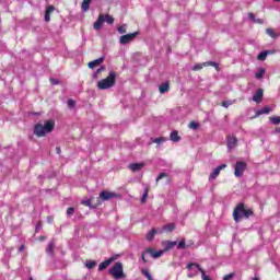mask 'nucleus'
Here are the masks:
<instances>
[{
  "label": "nucleus",
  "mask_w": 280,
  "mask_h": 280,
  "mask_svg": "<svg viewBox=\"0 0 280 280\" xmlns=\"http://www.w3.org/2000/svg\"><path fill=\"white\" fill-rule=\"evenodd\" d=\"M39 240H42V241L47 240V237L46 236H40Z\"/></svg>",
  "instance_id": "56"
},
{
  "label": "nucleus",
  "mask_w": 280,
  "mask_h": 280,
  "mask_svg": "<svg viewBox=\"0 0 280 280\" xmlns=\"http://www.w3.org/2000/svg\"><path fill=\"white\" fill-rule=\"evenodd\" d=\"M56 152H57V154H60L62 151L60 150V147H57L56 148Z\"/></svg>",
  "instance_id": "55"
},
{
  "label": "nucleus",
  "mask_w": 280,
  "mask_h": 280,
  "mask_svg": "<svg viewBox=\"0 0 280 280\" xmlns=\"http://www.w3.org/2000/svg\"><path fill=\"white\" fill-rule=\"evenodd\" d=\"M198 275V270H195L194 272L188 273L189 279H194Z\"/></svg>",
  "instance_id": "51"
},
{
  "label": "nucleus",
  "mask_w": 280,
  "mask_h": 280,
  "mask_svg": "<svg viewBox=\"0 0 280 280\" xmlns=\"http://www.w3.org/2000/svg\"><path fill=\"white\" fill-rule=\"evenodd\" d=\"M142 167H145V163L129 164V170H131V172H141Z\"/></svg>",
  "instance_id": "17"
},
{
  "label": "nucleus",
  "mask_w": 280,
  "mask_h": 280,
  "mask_svg": "<svg viewBox=\"0 0 280 280\" xmlns=\"http://www.w3.org/2000/svg\"><path fill=\"white\" fill-rule=\"evenodd\" d=\"M154 235H156V230L152 229L151 231H149V233L147 234V240L149 242H152V240H154Z\"/></svg>",
  "instance_id": "30"
},
{
  "label": "nucleus",
  "mask_w": 280,
  "mask_h": 280,
  "mask_svg": "<svg viewBox=\"0 0 280 280\" xmlns=\"http://www.w3.org/2000/svg\"><path fill=\"white\" fill-rule=\"evenodd\" d=\"M43 231V222H37V224L35 225V233H38Z\"/></svg>",
  "instance_id": "42"
},
{
  "label": "nucleus",
  "mask_w": 280,
  "mask_h": 280,
  "mask_svg": "<svg viewBox=\"0 0 280 280\" xmlns=\"http://www.w3.org/2000/svg\"><path fill=\"white\" fill-rule=\"evenodd\" d=\"M68 108H75V101L73 98L68 100Z\"/></svg>",
  "instance_id": "45"
},
{
  "label": "nucleus",
  "mask_w": 280,
  "mask_h": 280,
  "mask_svg": "<svg viewBox=\"0 0 280 280\" xmlns=\"http://www.w3.org/2000/svg\"><path fill=\"white\" fill-rule=\"evenodd\" d=\"M261 100H264V89H258L253 95V102H256V104H261Z\"/></svg>",
  "instance_id": "11"
},
{
  "label": "nucleus",
  "mask_w": 280,
  "mask_h": 280,
  "mask_svg": "<svg viewBox=\"0 0 280 280\" xmlns=\"http://www.w3.org/2000/svg\"><path fill=\"white\" fill-rule=\"evenodd\" d=\"M56 247V238H52L49 241L47 247H46V253L50 257H54V248Z\"/></svg>",
  "instance_id": "14"
},
{
  "label": "nucleus",
  "mask_w": 280,
  "mask_h": 280,
  "mask_svg": "<svg viewBox=\"0 0 280 280\" xmlns=\"http://www.w3.org/2000/svg\"><path fill=\"white\" fill-rule=\"evenodd\" d=\"M250 215H253V210L247 209V210H245L243 218H246V220H248V218H250Z\"/></svg>",
  "instance_id": "41"
},
{
  "label": "nucleus",
  "mask_w": 280,
  "mask_h": 280,
  "mask_svg": "<svg viewBox=\"0 0 280 280\" xmlns=\"http://www.w3.org/2000/svg\"><path fill=\"white\" fill-rule=\"evenodd\" d=\"M159 91H160L161 95H165V93H167V91H170V81L161 83L159 86Z\"/></svg>",
  "instance_id": "19"
},
{
  "label": "nucleus",
  "mask_w": 280,
  "mask_h": 280,
  "mask_svg": "<svg viewBox=\"0 0 280 280\" xmlns=\"http://www.w3.org/2000/svg\"><path fill=\"white\" fill-rule=\"evenodd\" d=\"M104 21H105L106 23H108V25H113V23H115V18H113V16L109 15V14H106V15H104Z\"/></svg>",
  "instance_id": "31"
},
{
  "label": "nucleus",
  "mask_w": 280,
  "mask_h": 280,
  "mask_svg": "<svg viewBox=\"0 0 280 280\" xmlns=\"http://www.w3.org/2000/svg\"><path fill=\"white\" fill-rule=\"evenodd\" d=\"M272 109L269 106H265L259 109L256 115H268Z\"/></svg>",
  "instance_id": "27"
},
{
  "label": "nucleus",
  "mask_w": 280,
  "mask_h": 280,
  "mask_svg": "<svg viewBox=\"0 0 280 280\" xmlns=\"http://www.w3.org/2000/svg\"><path fill=\"white\" fill-rule=\"evenodd\" d=\"M163 142H165V138L164 137H160V138H155V139H153V143H163Z\"/></svg>",
  "instance_id": "46"
},
{
  "label": "nucleus",
  "mask_w": 280,
  "mask_h": 280,
  "mask_svg": "<svg viewBox=\"0 0 280 280\" xmlns=\"http://www.w3.org/2000/svg\"><path fill=\"white\" fill-rule=\"evenodd\" d=\"M276 3H280V0H273Z\"/></svg>",
  "instance_id": "57"
},
{
  "label": "nucleus",
  "mask_w": 280,
  "mask_h": 280,
  "mask_svg": "<svg viewBox=\"0 0 280 280\" xmlns=\"http://www.w3.org/2000/svg\"><path fill=\"white\" fill-rule=\"evenodd\" d=\"M31 280H34L33 278H31Z\"/></svg>",
  "instance_id": "60"
},
{
  "label": "nucleus",
  "mask_w": 280,
  "mask_h": 280,
  "mask_svg": "<svg viewBox=\"0 0 280 280\" xmlns=\"http://www.w3.org/2000/svg\"><path fill=\"white\" fill-rule=\"evenodd\" d=\"M163 178H167V173H160L155 182L159 183V180H163Z\"/></svg>",
  "instance_id": "44"
},
{
  "label": "nucleus",
  "mask_w": 280,
  "mask_h": 280,
  "mask_svg": "<svg viewBox=\"0 0 280 280\" xmlns=\"http://www.w3.org/2000/svg\"><path fill=\"white\" fill-rule=\"evenodd\" d=\"M81 205H84L85 207H89L90 209H96L95 206L91 205V199L81 201Z\"/></svg>",
  "instance_id": "34"
},
{
  "label": "nucleus",
  "mask_w": 280,
  "mask_h": 280,
  "mask_svg": "<svg viewBox=\"0 0 280 280\" xmlns=\"http://www.w3.org/2000/svg\"><path fill=\"white\" fill-rule=\"evenodd\" d=\"M266 34H268V36H270V38H279V34L275 33V30H272V28H267Z\"/></svg>",
  "instance_id": "29"
},
{
  "label": "nucleus",
  "mask_w": 280,
  "mask_h": 280,
  "mask_svg": "<svg viewBox=\"0 0 280 280\" xmlns=\"http://www.w3.org/2000/svg\"><path fill=\"white\" fill-rule=\"evenodd\" d=\"M95 266H97V261H95V260H86L85 261V267L88 268V270H93V268H95Z\"/></svg>",
  "instance_id": "28"
},
{
  "label": "nucleus",
  "mask_w": 280,
  "mask_h": 280,
  "mask_svg": "<svg viewBox=\"0 0 280 280\" xmlns=\"http://www.w3.org/2000/svg\"><path fill=\"white\" fill-rule=\"evenodd\" d=\"M142 275L147 277L148 280H152V273L148 269H142Z\"/></svg>",
  "instance_id": "38"
},
{
  "label": "nucleus",
  "mask_w": 280,
  "mask_h": 280,
  "mask_svg": "<svg viewBox=\"0 0 280 280\" xmlns=\"http://www.w3.org/2000/svg\"><path fill=\"white\" fill-rule=\"evenodd\" d=\"M164 253H165V250H163V249L156 252V249L149 247L144 250V253H142V261L144 264H148V260L145 259V254L151 255V257H153V259H159V257H162Z\"/></svg>",
  "instance_id": "4"
},
{
  "label": "nucleus",
  "mask_w": 280,
  "mask_h": 280,
  "mask_svg": "<svg viewBox=\"0 0 280 280\" xmlns=\"http://www.w3.org/2000/svg\"><path fill=\"white\" fill-rule=\"evenodd\" d=\"M170 139L174 143H178V141H180V136H178V131L177 130L172 131L170 135Z\"/></svg>",
  "instance_id": "22"
},
{
  "label": "nucleus",
  "mask_w": 280,
  "mask_h": 280,
  "mask_svg": "<svg viewBox=\"0 0 280 280\" xmlns=\"http://www.w3.org/2000/svg\"><path fill=\"white\" fill-rule=\"evenodd\" d=\"M104 69H106V67L102 66L101 68H98L94 74H93V78L94 79H97V75H100V73H102V71H104Z\"/></svg>",
  "instance_id": "36"
},
{
  "label": "nucleus",
  "mask_w": 280,
  "mask_h": 280,
  "mask_svg": "<svg viewBox=\"0 0 280 280\" xmlns=\"http://www.w3.org/2000/svg\"><path fill=\"white\" fill-rule=\"evenodd\" d=\"M187 248V244L185 243V238H182L177 245V250H183Z\"/></svg>",
  "instance_id": "32"
},
{
  "label": "nucleus",
  "mask_w": 280,
  "mask_h": 280,
  "mask_svg": "<svg viewBox=\"0 0 280 280\" xmlns=\"http://www.w3.org/2000/svg\"><path fill=\"white\" fill-rule=\"evenodd\" d=\"M102 25H104V14H100L97 20L94 22V30L100 32V30H102Z\"/></svg>",
  "instance_id": "15"
},
{
  "label": "nucleus",
  "mask_w": 280,
  "mask_h": 280,
  "mask_svg": "<svg viewBox=\"0 0 280 280\" xmlns=\"http://www.w3.org/2000/svg\"><path fill=\"white\" fill-rule=\"evenodd\" d=\"M23 250H25V245H21V246L19 247V253H23Z\"/></svg>",
  "instance_id": "54"
},
{
  "label": "nucleus",
  "mask_w": 280,
  "mask_h": 280,
  "mask_svg": "<svg viewBox=\"0 0 280 280\" xmlns=\"http://www.w3.org/2000/svg\"><path fill=\"white\" fill-rule=\"evenodd\" d=\"M205 67V63H197L192 67V71H200Z\"/></svg>",
  "instance_id": "43"
},
{
  "label": "nucleus",
  "mask_w": 280,
  "mask_h": 280,
  "mask_svg": "<svg viewBox=\"0 0 280 280\" xmlns=\"http://www.w3.org/2000/svg\"><path fill=\"white\" fill-rule=\"evenodd\" d=\"M138 34H139V32H135V33H130V34L120 36V38H119L120 45H128V43H132V40H135V38H137Z\"/></svg>",
  "instance_id": "7"
},
{
  "label": "nucleus",
  "mask_w": 280,
  "mask_h": 280,
  "mask_svg": "<svg viewBox=\"0 0 280 280\" xmlns=\"http://www.w3.org/2000/svg\"><path fill=\"white\" fill-rule=\"evenodd\" d=\"M73 213H75V208L69 207V208L67 209V217H68V218H71V215H73Z\"/></svg>",
  "instance_id": "37"
},
{
  "label": "nucleus",
  "mask_w": 280,
  "mask_h": 280,
  "mask_svg": "<svg viewBox=\"0 0 280 280\" xmlns=\"http://www.w3.org/2000/svg\"><path fill=\"white\" fill-rule=\"evenodd\" d=\"M203 67H214L215 71H220V65L215 61H206Z\"/></svg>",
  "instance_id": "24"
},
{
  "label": "nucleus",
  "mask_w": 280,
  "mask_h": 280,
  "mask_svg": "<svg viewBox=\"0 0 280 280\" xmlns=\"http://www.w3.org/2000/svg\"><path fill=\"white\" fill-rule=\"evenodd\" d=\"M253 280H259L257 277H255Z\"/></svg>",
  "instance_id": "58"
},
{
  "label": "nucleus",
  "mask_w": 280,
  "mask_h": 280,
  "mask_svg": "<svg viewBox=\"0 0 280 280\" xmlns=\"http://www.w3.org/2000/svg\"><path fill=\"white\" fill-rule=\"evenodd\" d=\"M269 54H270V51H268V50L261 51L257 56V59L260 60L261 62H264V60H266V58H268Z\"/></svg>",
  "instance_id": "26"
},
{
  "label": "nucleus",
  "mask_w": 280,
  "mask_h": 280,
  "mask_svg": "<svg viewBox=\"0 0 280 280\" xmlns=\"http://www.w3.org/2000/svg\"><path fill=\"white\" fill-rule=\"evenodd\" d=\"M201 279L202 280H211V278L209 276H207V273L205 272V269L201 270Z\"/></svg>",
  "instance_id": "49"
},
{
  "label": "nucleus",
  "mask_w": 280,
  "mask_h": 280,
  "mask_svg": "<svg viewBox=\"0 0 280 280\" xmlns=\"http://www.w3.org/2000/svg\"><path fill=\"white\" fill-rule=\"evenodd\" d=\"M117 83V73L114 71H110L109 74L106 77V79H103L97 82V89L100 91H106L108 89H113L115 84Z\"/></svg>",
  "instance_id": "2"
},
{
  "label": "nucleus",
  "mask_w": 280,
  "mask_h": 280,
  "mask_svg": "<svg viewBox=\"0 0 280 280\" xmlns=\"http://www.w3.org/2000/svg\"><path fill=\"white\" fill-rule=\"evenodd\" d=\"M93 0H83L82 1V4H81V8L83 10V12H89V9L91 8V2Z\"/></svg>",
  "instance_id": "23"
},
{
  "label": "nucleus",
  "mask_w": 280,
  "mask_h": 280,
  "mask_svg": "<svg viewBox=\"0 0 280 280\" xmlns=\"http://www.w3.org/2000/svg\"><path fill=\"white\" fill-rule=\"evenodd\" d=\"M50 82H51V84H54V85L60 84V81H58V79H54V78L50 79Z\"/></svg>",
  "instance_id": "50"
},
{
  "label": "nucleus",
  "mask_w": 280,
  "mask_h": 280,
  "mask_svg": "<svg viewBox=\"0 0 280 280\" xmlns=\"http://www.w3.org/2000/svg\"><path fill=\"white\" fill-rule=\"evenodd\" d=\"M254 23H259V24L261 25V24H264V20H262V19H256V20L254 21Z\"/></svg>",
  "instance_id": "53"
},
{
  "label": "nucleus",
  "mask_w": 280,
  "mask_h": 280,
  "mask_svg": "<svg viewBox=\"0 0 280 280\" xmlns=\"http://www.w3.org/2000/svg\"><path fill=\"white\" fill-rule=\"evenodd\" d=\"M235 104V101H223L222 106L223 108H229V106H233Z\"/></svg>",
  "instance_id": "35"
},
{
  "label": "nucleus",
  "mask_w": 280,
  "mask_h": 280,
  "mask_svg": "<svg viewBox=\"0 0 280 280\" xmlns=\"http://www.w3.org/2000/svg\"><path fill=\"white\" fill-rule=\"evenodd\" d=\"M100 198L104 201L112 200V198H117V194L115 192H108L106 190L101 191Z\"/></svg>",
  "instance_id": "13"
},
{
  "label": "nucleus",
  "mask_w": 280,
  "mask_h": 280,
  "mask_svg": "<svg viewBox=\"0 0 280 280\" xmlns=\"http://www.w3.org/2000/svg\"><path fill=\"white\" fill-rule=\"evenodd\" d=\"M108 275H110L115 280L126 279L124 264L121 261L115 262L114 266L108 269Z\"/></svg>",
  "instance_id": "3"
},
{
  "label": "nucleus",
  "mask_w": 280,
  "mask_h": 280,
  "mask_svg": "<svg viewBox=\"0 0 280 280\" xmlns=\"http://www.w3.org/2000/svg\"><path fill=\"white\" fill-rule=\"evenodd\" d=\"M237 137H235V135H231L226 137V145H228V150L231 152V150H234V148H237Z\"/></svg>",
  "instance_id": "8"
},
{
  "label": "nucleus",
  "mask_w": 280,
  "mask_h": 280,
  "mask_svg": "<svg viewBox=\"0 0 280 280\" xmlns=\"http://www.w3.org/2000/svg\"><path fill=\"white\" fill-rule=\"evenodd\" d=\"M245 211L246 209L244 208V203L243 202L238 203L233 211L234 221L240 222L242 218H244Z\"/></svg>",
  "instance_id": "6"
},
{
  "label": "nucleus",
  "mask_w": 280,
  "mask_h": 280,
  "mask_svg": "<svg viewBox=\"0 0 280 280\" xmlns=\"http://www.w3.org/2000/svg\"><path fill=\"white\" fill-rule=\"evenodd\" d=\"M225 167L226 164H221L217 168H214V171L209 176V180H215L218 176H220V172H222V170H225Z\"/></svg>",
  "instance_id": "9"
},
{
  "label": "nucleus",
  "mask_w": 280,
  "mask_h": 280,
  "mask_svg": "<svg viewBox=\"0 0 280 280\" xmlns=\"http://www.w3.org/2000/svg\"><path fill=\"white\" fill-rule=\"evenodd\" d=\"M247 167H248V164H246V162L237 161L234 166V176H236V178H242Z\"/></svg>",
  "instance_id": "5"
},
{
  "label": "nucleus",
  "mask_w": 280,
  "mask_h": 280,
  "mask_svg": "<svg viewBox=\"0 0 280 280\" xmlns=\"http://www.w3.org/2000/svg\"><path fill=\"white\" fill-rule=\"evenodd\" d=\"M55 10H56V7L51 4L46 8L45 15H44V21L46 23H49L51 21V12H54Z\"/></svg>",
  "instance_id": "10"
},
{
  "label": "nucleus",
  "mask_w": 280,
  "mask_h": 280,
  "mask_svg": "<svg viewBox=\"0 0 280 280\" xmlns=\"http://www.w3.org/2000/svg\"><path fill=\"white\" fill-rule=\"evenodd\" d=\"M270 122L273 124V126H279L280 124V116H273L270 118ZM276 132L280 135V127L276 128Z\"/></svg>",
  "instance_id": "20"
},
{
  "label": "nucleus",
  "mask_w": 280,
  "mask_h": 280,
  "mask_svg": "<svg viewBox=\"0 0 280 280\" xmlns=\"http://www.w3.org/2000/svg\"><path fill=\"white\" fill-rule=\"evenodd\" d=\"M149 192H150V188H149V187L144 188V192H143V195H142V197H141V202H142V203L148 200V194H149Z\"/></svg>",
  "instance_id": "33"
},
{
  "label": "nucleus",
  "mask_w": 280,
  "mask_h": 280,
  "mask_svg": "<svg viewBox=\"0 0 280 280\" xmlns=\"http://www.w3.org/2000/svg\"><path fill=\"white\" fill-rule=\"evenodd\" d=\"M187 269L190 271V272H195V270H197V272H202V267H200L199 264H196V262H189L187 265Z\"/></svg>",
  "instance_id": "16"
},
{
  "label": "nucleus",
  "mask_w": 280,
  "mask_h": 280,
  "mask_svg": "<svg viewBox=\"0 0 280 280\" xmlns=\"http://www.w3.org/2000/svg\"><path fill=\"white\" fill-rule=\"evenodd\" d=\"M115 259H117L116 257H110L107 260L101 262L98 265V271L102 272L104 270H106V268H108V266H110V264H113V261H115Z\"/></svg>",
  "instance_id": "12"
},
{
  "label": "nucleus",
  "mask_w": 280,
  "mask_h": 280,
  "mask_svg": "<svg viewBox=\"0 0 280 280\" xmlns=\"http://www.w3.org/2000/svg\"><path fill=\"white\" fill-rule=\"evenodd\" d=\"M266 75V69L259 68L255 74L256 80H261Z\"/></svg>",
  "instance_id": "25"
},
{
  "label": "nucleus",
  "mask_w": 280,
  "mask_h": 280,
  "mask_svg": "<svg viewBox=\"0 0 280 280\" xmlns=\"http://www.w3.org/2000/svg\"><path fill=\"white\" fill-rule=\"evenodd\" d=\"M189 128H191L192 130H198V128H200V125L196 121H191L189 124Z\"/></svg>",
  "instance_id": "40"
},
{
  "label": "nucleus",
  "mask_w": 280,
  "mask_h": 280,
  "mask_svg": "<svg viewBox=\"0 0 280 280\" xmlns=\"http://www.w3.org/2000/svg\"><path fill=\"white\" fill-rule=\"evenodd\" d=\"M38 178H43V175H39Z\"/></svg>",
  "instance_id": "59"
},
{
  "label": "nucleus",
  "mask_w": 280,
  "mask_h": 280,
  "mask_svg": "<svg viewBox=\"0 0 280 280\" xmlns=\"http://www.w3.org/2000/svg\"><path fill=\"white\" fill-rule=\"evenodd\" d=\"M126 27H127L126 24H124V25H121V26H118V27H117L118 34H126Z\"/></svg>",
  "instance_id": "39"
},
{
  "label": "nucleus",
  "mask_w": 280,
  "mask_h": 280,
  "mask_svg": "<svg viewBox=\"0 0 280 280\" xmlns=\"http://www.w3.org/2000/svg\"><path fill=\"white\" fill-rule=\"evenodd\" d=\"M54 128H56V122L54 120H46L44 125L36 124L33 132L36 137H46L49 132H54Z\"/></svg>",
  "instance_id": "1"
},
{
  "label": "nucleus",
  "mask_w": 280,
  "mask_h": 280,
  "mask_svg": "<svg viewBox=\"0 0 280 280\" xmlns=\"http://www.w3.org/2000/svg\"><path fill=\"white\" fill-rule=\"evenodd\" d=\"M166 231H170V233H172V231H174V229H176V226L174 225V223H170L168 225L165 226Z\"/></svg>",
  "instance_id": "48"
},
{
  "label": "nucleus",
  "mask_w": 280,
  "mask_h": 280,
  "mask_svg": "<svg viewBox=\"0 0 280 280\" xmlns=\"http://www.w3.org/2000/svg\"><path fill=\"white\" fill-rule=\"evenodd\" d=\"M177 244L178 242L176 241H166L164 242V250H172V248H174Z\"/></svg>",
  "instance_id": "21"
},
{
  "label": "nucleus",
  "mask_w": 280,
  "mask_h": 280,
  "mask_svg": "<svg viewBox=\"0 0 280 280\" xmlns=\"http://www.w3.org/2000/svg\"><path fill=\"white\" fill-rule=\"evenodd\" d=\"M104 62V57H101L96 60L90 61L88 63L89 69H95V67H100V65Z\"/></svg>",
  "instance_id": "18"
},
{
  "label": "nucleus",
  "mask_w": 280,
  "mask_h": 280,
  "mask_svg": "<svg viewBox=\"0 0 280 280\" xmlns=\"http://www.w3.org/2000/svg\"><path fill=\"white\" fill-rule=\"evenodd\" d=\"M248 19L255 23V13H248Z\"/></svg>",
  "instance_id": "52"
},
{
  "label": "nucleus",
  "mask_w": 280,
  "mask_h": 280,
  "mask_svg": "<svg viewBox=\"0 0 280 280\" xmlns=\"http://www.w3.org/2000/svg\"><path fill=\"white\" fill-rule=\"evenodd\" d=\"M233 279H235V273L233 272L223 277V280H233Z\"/></svg>",
  "instance_id": "47"
}]
</instances>
